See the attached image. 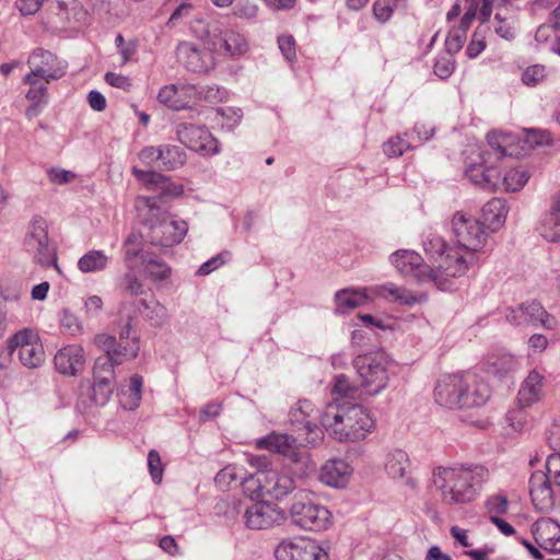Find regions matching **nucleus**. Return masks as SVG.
I'll return each instance as SVG.
<instances>
[{"label":"nucleus","instance_id":"7ed1b4c3","mask_svg":"<svg viewBox=\"0 0 560 560\" xmlns=\"http://www.w3.org/2000/svg\"><path fill=\"white\" fill-rule=\"evenodd\" d=\"M435 401L450 409L478 408L490 397L488 384L474 372L443 376L434 390Z\"/></svg>","mask_w":560,"mask_h":560},{"label":"nucleus","instance_id":"9d476101","mask_svg":"<svg viewBox=\"0 0 560 560\" xmlns=\"http://www.w3.org/2000/svg\"><path fill=\"white\" fill-rule=\"evenodd\" d=\"M24 245L26 250L33 254L34 261L43 267H56V247L48 238L47 222L42 217H34L30 223Z\"/></svg>","mask_w":560,"mask_h":560},{"label":"nucleus","instance_id":"4468645a","mask_svg":"<svg viewBox=\"0 0 560 560\" xmlns=\"http://www.w3.org/2000/svg\"><path fill=\"white\" fill-rule=\"evenodd\" d=\"M468 261L462 255L451 256L446 255L443 265H440L436 269L428 266V270L424 271L422 282H432L438 289L447 291L453 287V278L465 275L469 268Z\"/></svg>","mask_w":560,"mask_h":560},{"label":"nucleus","instance_id":"72a5a7b5","mask_svg":"<svg viewBox=\"0 0 560 560\" xmlns=\"http://www.w3.org/2000/svg\"><path fill=\"white\" fill-rule=\"evenodd\" d=\"M38 77H33V74H26L24 81L31 85L30 90L26 93L27 100L32 103L26 109V115L32 118L37 116L43 107L46 105V86L40 83Z\"/></svg>","mask_w":560,"mask_h":560},{"label":"nucleus","instance_id":"338daca9","mask_svg":"<svg viewBox=\"0 0 560 560\" xmlns=\"http://www.w3.org/2000/svg\"><path fill=\"white\" fill-rule=\"evenodd\" d=\"M148 467L150 475L154 482H159L162 478V464L161 457L159 453L154 450H151L148 454Z\"/></svg>","mask_w":560,"mask_h":560},{"label":"nucleus","instance_id":"c9c22d12","mask_svg":"<svg viewBox=\"0 0 560 560\" xmlns=\"http://www.w3.org/2000/svg\"><path fill=\"white\" fill-rule=\"evenodd\" d=\"M160 150V170L175 171L186 163L187 155L182 148L174 144H161Z\"/></svg>","mask_w":560,"mask_h":560},{"label":"nucleus","instance_id":"2eb2a0df","mask_svg":"<svg viewBox=\"0 0 560 560\" xmlns=\"http://www.w3.org/2000/svg\"><path fill=\"white\" fill-rule=\"evenodd\" d=\"M94 343L104 352V357L116 362V364L133 360L138 357L140 350L139 337H133L131 341H126L125 343L115 336L98 334L94 338Z\"/></svg>","mask_w":560,"mask_h":560},{"label":"nucleus","instance_id":"e433bc0d","mask_svg":"<svg viewBox=\"0 0 560 560\" xmlns=\"http://www.w3.org/2000/svg\"><path fill=\"white\" fill-rule=\"evenodd\" d=\"M377 293L388 300L398 302L402 305H415L425 300L423 295H415L412 292L405 288L395 285L394 283H386L377 289Z\"/></svg>","mask_w":560,"mask_h":560},{"label":"nucleus","instance_id":"f704fd0d","mask_svg":"<svg viewBox=\"0 0 560 560\" xmlns=\"http://www.w3.org/2000/svg\"><path fill=\"white\" fill-rule=\"evenodd\" d=\"M520 368V361L512 354H501L489 358L487 362V373L502 380L516 372Z\"/></svg>","mask_w":560,"mask_h":560},{"label":"nucleus","instance_id":"0eeeda50","mask_svg":"<svg viewBox=\"0 0 560 560\" xmlns=\"http://www.w3.org/2000/svg\"><path fill=\"white\" fill-rule=\"evenodd\" d=\"M194 31L205 44L211 47L212 51L230 57L247 51L248 45L245 37L234 30L224 28L223 23L218 20H197Z\"/></svg>","mask_w":560,"mask_h":560},{"label":"nucleus","instance_id":"7c9ffc66","mask_svg":"<svg viewBox=\"0 0 560 560\" xmlns=\"http://www.w3.org/2000/svg\"><path fill=\"white\" fill-rule=\"evenodd\" d=\"M145 240L141 232L132 231L126 237L122 244L125 253L124 261L126 268L133 271L139 266V260L143 265V259H148L149 255L142 249V241Z\"/></svg>","mask_w":560,"mask_h":560},{"label":"nucleus","instance_id":"6e6d98bb","mask_svg":"<svg viewBox=\"0 0 560 560\" xmlns=\"http://www.w3.org/2000/svg\"><path fill=\"white\" fill-rule=\"evenodd\" d=\"M60 325L68 334L75 336L83 332L82 322L69 310H63L60 315Z\"/></svg>","mask_w":560,"mask_h":560},{"label":"nucleus","instance_id":"5701e85b","mask_svg":"<svg viewBox=\"0 0 560 560\" xmlns=\"http://www.w3.org/2000/svg\"><path fill=\"white\" fill-rule=\"evenodd\" d=\"M282 560H329L328 553L314 541L300 538L295 541L282 540Z\"/></svg>","mask_w":560,"mask_h":560},{"label":"nucleus","instance_id":"0e129e2a","mask_svg":"<svg viewBox=\"0 0 560 560\" xmlns=\"http://www.w3.org/2000/svg\"><path fill=\"white\" fill-rule=\"evenodd\" d=\"M161 150L160 145L144 147L139 152V159L148 166H156L159 168Z\"/></svg>","mask_w":560,"mask_h":560},{"label":"nucleus","instance_id":"3c124183","mask_svg":"<svg viewBox=\"0 0 560 560\" xmlns=\"http://www.w3.org/2000/svg\"><path fill=\"white\" fill-rule=\"evenodd\" d=\"M119 288L130 296H140L145 293L143 283L129 270L119 279Z\"/></svg>","mask_w":560,"mask_h":560},{"label":"nucleus","instance_id":"412c9836","mask_svg":"<svg viewBox=\"0 0 560 560\" xmlns=\"http://www.w3.org/2000/svg\"><path fill=\"white\" fill-rule=\"evenodd\" d=\"M56 61L57 58L52 52L37 48L28 57L27 63L31 68L28 74L44 79L47 82L59 79L63 75V71L61 69H55Z\"/></svg>","mask_w":560,"mask_h":560},{"label":"nucleus","instance_id":"13d9d810","mask_svg":"<svg viewBox=\"0 0 560 560\" xmlns=\"http://www.w3.org/2000/svg\"><path fill=\"white\" fill-rule=\"evenodd\" d=\"M494 32L506 40H512L515 37V31L511 22L503 18L501 13H495L493 21Z\"/></svg>","mask_w":560,"mask_h":560},{"label":"nucleus","instance_id":"a878e982","mask_svg":"<svg viewBox=\"0 0 560 560\" xmlns=\"http://www.w3.org/2000/svg\"><path fill=\"white\" fill-rule=\"evenodd\" d=\"M390 261L400 273L412 276L418 281H423V275L428 270V265L423 262V258L418 253L399 249L392 254Z\"/></svg>","mask_w":560,"mask_h":560},{"label":"nucleus","instance_id":"bf43d9fd","mask_svg":"<svg viewBox=\"0 0 560 560\" xmlns=\"http://www.w3.org/2000/svg\"><path fill=\"white\" fill-rule=\"evenodd\" d=\"M546 77V69L544 66L535 65L526 68L522 73V81L528 86H535L541 82Z\"/></svg>","mask_w":560,"mask_h":560},{"label":"nucleus","instance_id":"aec40b11","mask_svg":"<svg viewBox=\"0 0 560 560\" xmlns=\"http://www.w3.org/2000/svg\"><path fill=\"white\" fill-rule=\"evenodd\" d=\"M536 544L549 553L560 552V524L549 517H541L532 525Z\"/></svg>","mask_w":560,"mask_h":560},{"label":"nucleus","instance_id":"c03bdc74","mask_svg":"<svg viewBox=\"0 0 560 560\" xmlns=\"http://www.w3.org/2000/svg\"><path fill=\"white\" fill-rule=\"evenodd\" d=\"M116 362L110 359L101 355L95 360L93 366V378L97 382H107L110 384L115 383V366Z\"/></svg>","mask_w":560,"mask_h":560},{"label":"nucleus","instance_id":"5fc2aeb1","mask_svg":"<svg viewBox=\"0 0 560 560\" xmlns=\"http://www.w3.org/2000/svg\"><path fill=\"white\" fill-rule=\"evenodd\" d=\"M423 248L431 257H442L447 248L443 237L438 234L430 233L423 242Z\"/></svg>","mask_w":560,"mask_h":560},{"label":"nucleus","instance_id":"b1692460","mask_svg":"<svg viewBox=\"0 0 560 560\" xmlns=\"http://www.w3.org/2000/svg\"><path fill=\"white\" fill-rule=\"evenodd\" d=\"M247 463L256 469V478H261L262 483L271 489V494H266V498L279 500L280 474L271 469L270 457L268 455H248Z\"/></svg>","mask_w":560,"mask_h":560},{"label":"nucleus","instance_id":"603ef678","mask_svg":"<svg viewBox=\"0 0 560 560\" xmlns=\"http://www.w3.org/2000/svg\"><path fill=\"white\" fill-rule=\"evenodd\" d=\"M546 471L544 475L553 485L560 495V455L551 454L546 460Z\"/></svg>","mask_w":560,"mask_h":560},{"label":"nucleus","instance_id":"774afa93","mask_svg":"<svg viewBox=\"0 0 560 560\" xmlns=\"http://www.w3.org/2000/svg\"><path fill=\"white\" fill-rule=\"evenodd\" d=\"M225 256H229V253H221L217 256L210 258L209 260L205 261L199 269L197 270L198 276H207L211 273L212 271L217 270L220 266L225 264Z\"/></svg>","mask_w":560,"mask_h":560},{"label":"nucleus","instance_id":"680f3d73","mask_svg":"<svg viewBox=\"0 0 560 560\" xmlns=\"http://www.w3.org/2000/svg\"><path fill=\"white\" fill-rule=\"evenodd\" d=\"M433 69H434V73L440 79L450 78L455 69V61L453 60V56L447 54V56H443V57L439 58L435 61Z\"/></svg>","mask_w":560,"mask_h":560},{"label":"nucleus","instance_id":"052dcab7","mask_svg":"<svg viewBox=\"0 0 560 560\" xmlns=\"http://www.w3.org/2000/svg\"><path fill=\"white\" fill-rule=\"evenodd\" d=\"M410 148L409 143L406 142L400 136H396L390 138L386 143H384V153L388 158H397L402 155V153Z\"/></svg>","mask_w":560,"mask_h":560},{"label":"nucleus","instance_id":"8fccbe9b","mask_svg":"<svg viewBox=\"0 0 560 560\" xmlns=\"http://www.w3.org/2000/svg\"><path fill=\"white\" fill-rule=\"evenodd\" d=\"M114 392V384L94 381L91 387L90 398L100 407L105 406Z\"/></svg>","mask_w":560,"mask_h":560},{"label":"nucleus","instance_id":"69168bd1","mask_svg":"<svg viewBox=\"0 0 560 560\" xmlns=\"http://www.w3.org/2000/svg\"><path fill=\"white\" fill-rule=\"evenodd\" d=\"M256 447L259 450H268L272 454H280V434L272 432L271 434L258 439Z\"/></svg>","mask_w":560,"mask_h":560},{"label":"nucleus","instance_id":"a18cd8bd","mask_svg":"<svg viewBox=\"0 0 560 560\" xmlns=\"http://www.w3.org/2000/svg\"><path fill=\"white\" fill-rule=\"evenodd\" d=\"M18 357L24 366L28 369L37 368L44 362L43 345L33 342V346L19 350Z\"/></svg>","mask_w":560,"mask_h":560},{"label":"nucleus","instance_id":"37998d69","mask_svg":"<svg viewBox=\"0 0 560 560\" xmlns=\"http://www.w3.org/2000/svg\"><path fill=\"white\" fill-rule=\"evenodd\" d=\"M406 7L407 0H376L373 4V13L378 22L386 23L396 9Z\"/></svg>","mask_w":560,"mask_h":560},{"label":"nucleus","instance_id":"6ab92c4d","mask_svg":"<svg viewBox=\"0 0 560 560\" xmlns=\"http://www.w3.org/2000/svg\"><path fill=\"white\" fill-rule=\"evenodd\" d=\"M529 494L536 510L548 512L555 506L559 493L544 471L537 470L529 478Z\"/></svg>","mask_w":560,"mask_h":560},{"label":"nucleus","instance_id":"f257e3e1","mask_svg":"<svg viewBox=\"0 0 560 560\" xmlns=\"http://www.w3.org/2000/svg\"><path fill=\"white\" fill-rule=\"evenodd\" d=\"M135 176L147 185L156 187V196L139 197L136 201L139 218L143 226L141 234L154 246L171 247L183 241L188 231L187 223L168 215L166 199L183 194V186L174 184L168 177L155 171H142L133 167Z\"/></svg>","mask_w":560,"mask_h":560},{"label":"nucleus","instance_id":"2f4dec72","mask_svg":"<svg viewBox=\"0 0 560 560\" xmlns=\"http://www.w3.org/2000/svg\"><path fill=\"white\" fill-rule=\"evenodd\" d=\"M190 84L187 85H176L171 84L163 86L158 94V100L160 103L166 105L167 107L174 110H180L185 108H190L189 102L185 101V97H190V92L186 91V88H189Z\"/></svg>","mask_w":560,"mask_h":560},{"label":"nucleus","instance_id":"6e6552de","mask_svg":"<svg viewBox=\"0 0 560 560\" xmlns=\"http://www.w3.org/2000/svg\"><path fill=\"white\" fill-rule=\"evenodd\" d=\"M289 517L295 526L306 530H326L331 524V513L324 505L317 504L311 493L301 490L292 498Z\"/></svg>","mask_w":560,"mask_h":560},{"label":"nucleus","instance_id":"39448f33","mask_svg":"<svg viewBox=\"0 0 560 560\" xmlns=\"http://www.w3.org/2000/svg\"><path fill=\"white\" fill-rule=\"evenodd\" d=\"M294 434H282V494H288L299 488L304 478L313 470L306 447Z\"/></svg>","mask_w":560,"mask_h":560},{"label":"nucleus","instance_id":"393cba45","mask_svg":"<svg viewBox=\"0 0 560 560\" xmlns=\"http://www.w3.org/2000/svg\"><path fill=\"white\" fill-rule=\"evenodd\" d=\"M545 376L537 370L528 372L527 376L521 383L516 404L520 408H527L537 404L542 397Z\"/></svg>","mask_w":560,"mask_h":560},{"label":"nucleus","instance_id":"79ce46f5","mask_svg":"<svg viewBox=\"0 0 560 560\" xmlns=\"http://www.w3.org/2000/svg\"><path fill=\"white\" fill-rule=\"evenodd\" d=\"M143 268L147 278L152 281H164L171 275L170 266L156 257L149 256L148 259H143Z\"/></svg>","mask_w":560,"mask_h":560},{"label":"nucleus","instance_id":"20e7f679","mask_svg":"<svg viewBox=\"0 0 560 560\" xmlns=\"http://www.w3.org/2000/svg\"><path fill=\"white\" fill-rule=\"evenodd\" d=\"M322 425L338 442H357L372 431L374 420L362 405L328 404L322 415Z\"/></svg>","mask_w":560,"mask_h":560},{"label":"nucleus","instance_id":"cd10ccee","mask_svg":"<svg viewBox=\"0 0 560 560\" xmlns=\"http://www.w3.org/2000/svg\"><path fill=\"white\" fill-rule=\"evenodd\" d=\"M370 296L366 288H345L335 293V313L346 314L357 307L368 304Z\"/></svg>","mask_w":560,"mask_h":560},{"label":"nucleus","instance_id":"ddd939ff","mask_svg":"<svg viewBox=\"0 0 560 560\" xmlns=\"http://www.w3.org/2000/svg\"><path fill=\"white\" fill-rule=\"evenodd\" d=\"M506 320L515 326H541L553 329L556 318L550 315L539 302H524L516 307H510L505 313Z\"/></svg>","mask_w":560,"mask_h":560},{"label":"nucleus","instance_id":"c756f323","mask_svg":"<svg viewBox=\"0 0 560 560\" xmlns=\"http://www.w3.org/2000/svg\"><path fill=\"white\" fill-rule=\"evenodd\" d=\"M384 466L390 478L405 480L407 485L415 487V481L407 476L410 468V460L405 451L397 448L388 452Z\"/></svg>","mask_w":560,"mask_h":560},{"label":"nucleus","instance_id":"f3484780","mask_svg":"<svg viewBox=\"0 0 560 560\" xmlns=\"http://www.w3.org/2000/svg\"><path fill=\"white\" fill-rule=\"evenodd\" d=\"M465 175L474 185L486 190H494L501 183V173L492 165L489 151H481L479 161L468 164Z\"/></svg>","mask_w":560,"mask_h":560},{"label":"nucleus","instance_id":"e2e57ef3","mask_svg":"<svg viewBox=\"0 0 560 560\" xmlns=\"http://www.w3.org/2000/svg\"><path fill=\"white\" fill-rule=\"evenodd\" d=\"M509 501L504 495H492L486 501V508L491 515H502L508 511Z\"/></svg>","mask_w":560,"mask_h":560},{"label":"nucleus","instance_id":"09e8293b","mask_svg":"<svg viewBox=\"0 0 560 560\" xmlns=\"http://www.w3.org/2000/svg\"><path fill=\"white\" fill-rule=\"evenodd\" d=\"M487 141L489 149L486 151L490 152V159L492 163L510 154L505 147L508 142V137L505 135L489 132L487 135Z\"/></svg>","mask_w":560,"mask_h":560},{"label":"nucleus","instance_id":"4d7b16f0","mask_svg":"<svg viewBox=\"0 0 560 560\" xmlns=\"http://www.w3.org/2000/svg\"><path fill=\"white\" fill-rule=\"evenodd\" d=\"M466 40V33L464 28L452 30L445 40V49L448 55H455L458 52Z\"/></svg>","mask_w":560,"mask_h":560},{"label":"nucleus","instance_id":"4be33fe9","mask_svg":"<svg viewBox=\"0 0 560 560\" xmlns=\"http://www.w3.org/2000/svg\"><path fill=\"white\" fill-rule=\"evenodd\" d=\"M54 363L60 374L74 376L84 368V350L78 345L66 346L55 354Z\"/></svg>","mask_w":560,"mask_h":560},{"label":"nucleus","instance_id":"bb28decb","mask_svg":"<svg viewBox=\"0 0 560 560\" xmlns=\"http://www.w3.org/2000/svg\"><path fill=\"white\" fill-rule=\"evenodd\" d=\"M351 474V468L343 459L327 460L320 468L319 480L334 488L345 487Z\"/></svg>","mask_w":560,"mask_h":560},{"label":"nucleus","instance_id":"473e14b6","mask_svg":"<svg viewBox=\"0 0 560 560\" xmlns=\"http://www.w3.org/2000/svg\"><path fill=\"white\" fill-rule=\"evenodd\" d=\"M506 214V202L500 198H492L481 209L482 223L492 232L504 224Z\"/></svg>","mask_w":560,"mask_h":560},{"label":"nucleus","instance_id":"864d4df0","mask_svg":"<svg viewBox=\"0 0 560 560\" xmlns=\"http://www.w3.org/2000/svg\"><path fill=\"white\" fill-rule=\"evenodd\" d=\"M142 385L143 380L141 375L135 374L131 376L129 384L130 401L122 402L124 408L132 410L139 406L142 396Z\"/></svg>","mask_w":560,"mask_h":560},{"label":"nucleus","instance_id":"f8f14e48","mask_svg":"<svg viewBox=\"0 0 560 560\" xmlns=\"http://www.w3.org/2000/svg\"><path fill=\"white\" fill-rule=\"evenodd\" d=\"M175 132L180 143L203 156L217 155L221 151L219 140L205 126L179 122Z\"/></svg>","mask_w":560,"mask_h":560},{"label":"nucleus","instance_id":"58836bf2","mask_svg":"<svg viewBox=\"0 0 560 560\" xmlns=\"http://www.w3.org/2000/svg\"><path fill=\"white\" fill-rule=\"evenodd\" d=\"M73 18L77 22L85 23L89 15V10L102 13L108 12V0H73Z\"/></svg>","mask_w":560,"mask_h":560},{"label":"nucleus","instance_id":"c85d7f7f","mask_svg":"<svg viewBox=\"0 0 560 560\" xmlns=\"http://www.w3.org/2000/svg\"><path fill=\"white\" fill-rule=\"evenodd\" d=\"M538 232L548 242L560 241V192L552 197L550 211L541 218Z\"/></svg>","mask_w":560,"mask_h":560},{"label":"nucleus","instance_id":"49530a36","mask_svg":"<svg viewBox=\"0 0 560 560\" xmlns=\"http://www.w3.org/2000/svg\"><path fill=\"white\" fill-rule=\"evenodd\" d=\"M529 179L527 170L523 167L512 168L502 177V185L508 191H518Z\"/></svg>","mask_w":560,"mask_h":560},{"label":"nucleus","instance_id":"de8ad7c7","mask_svg":"<svg viewBox=\"0 0 560 560\" xmlns=\"http://www.w3.org/2000/svg\"><path fill=\"white\" fill-rule=\"evenodd\" d=\"M33 342H39L38 337L31 329H23L14 334L9 340L7 349L10 354L33 346Z\"/></svg>","mask_w":560,"mask_h":560},{"label":"nucleus","instance_id":"ea45409f","mask_svg":"<svg viewBox=\"0 0 560 560\" xmlns=\"http://www.w3.org/2000/svg\"><path fill=\"white\" fill-rule=\"evenodd\" d=\"M243 486L244 493L248 494L250 499H264L266 494H271V489L262 483L261 478H256L255 474H248L240 477Z\"/></svg>","mask_w":560,"mask_h":560},{"label":"nucleus","instance_id":"a19ab883","mask_svg":"<svg viewBox=\"0 0 560 560\" xmlns=\"http://www.w3.org/2000/svg\"><path fill=\"white\" fill-rule=\"evenodd\" d=\"M185 90L190 92V98L211 104L221 102L225 93L224 90L215 85H190Z\"/></svg>","mask_w":560,"mask_h":560},{"label":"nucleus","instance_id":"1a4fd4ad","mask_svg":"<svg viewBox=\"0 0 560 560\" xmlns=\"http://www.w3.org/2000/svg\"><path fill=\"white\" fill-rule=\"evenodd\" d=\"M360 386L370 396L378 395L388 384V372L383 352L358 354L353 360Z\"/></svg>","mask_w":560,"mask_h":560},{"label":"nucleus","instance_id":"9b49d317","mask_svg":"<svg viewBox=\"0 0 560 560\" xmlns=\"http://www.w3.org/2000/svg\"><path fill=\"white\" fill-rule=\"evenodd\" d=\"M452 230L458 245L471 253L482 249L488 237L483 223L463 212L453 215Z\"/></svg>","mask_w":560,"mask_h":560},{"label":"nucleus","instance_id":"f03ea898","mask_svg":"<svg viewBox=\"0 0 560 560\" xmlns=\"http://www.w3.org/2000/svg\"><path fill=\"white\" fill-rule=\"evenodd\" d=\"M488 478L489 471L482 465L439 466L432 472V481L447 505L474 501Z\"/></svg>","mask_w":560,"mask_h":560},{"label":"nucleus","instance_id":"dca6fc26","mask_svg":"<svg viewBox=\"0 0 560 560\" xmlns=\"http://www.w3.org/2000/svg\"><path fill=\"white\" fill-rule=\"evenodd\" d=\"M178 61L188 70L195 73H207L214 67V57L211 47L201 49L190 42H182L177 49Z\"/></svg>","mask_w":560,"mask_h":560},{"label":"nucleus","instance_id":"4c0bfd02","mask_svg":"<svg viewBox=\"0 0 560 560\" xmlns=\"http://www.w3.org/2000/svg\"><path fill=\"white\" fill-rule=\"evenodd\" d=\"M108 256L103 250L92 249L78 261V268L83 273L100 272L106 269Z\"/></svg>","mask_w":560,"mask_h":560},{"label":"nucleus","instance_id":"a211bd4d","mask_svg":"<svg viewBox=\"0 0 560 560\" xmlns=\"http://www.w3.org/2000/svg\"><path fill=\"white\" fill-rule=\"evenodd\" d=\"M275 499L264 498L245 511L247 527L252 529H266L280 518V510Z\"/></svg>","mask_w":560,"mask_h":560},{"label":"nucleus","instance_id":"423d86ee","mask_svg":"<svg viewBox=\"0 0 560 560\" xmlns=\"http://www.w3.org/2000/svg\"><path fill=\"white\" fill-rule=\"evenodd\" d=\"M320 411L308 399H300L292 406L288 412L287 430L284 434H294L301 443L318 445L324 440V431L319 427L322 423Z\"/></svg>","mask_w":560,"mask_h":560}]
</instances>
